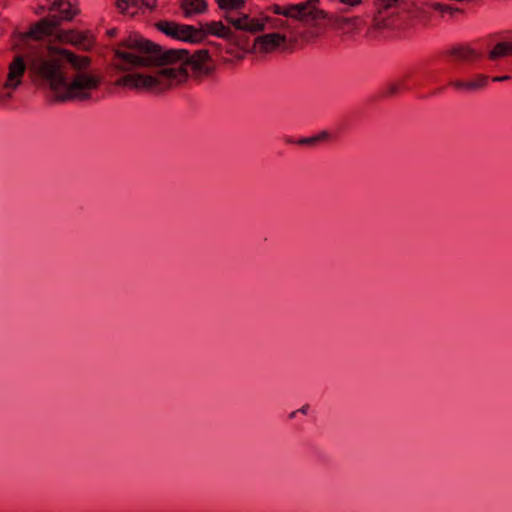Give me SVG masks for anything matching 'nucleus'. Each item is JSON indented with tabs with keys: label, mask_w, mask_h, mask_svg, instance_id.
<instances>
[{
	"label": "nucleus",
	"mask_w": 512,
	"mask_h": 512,
	"mask_svg": "<svg viewBox=\"0 0 512 512\" xmlns=\"http://www.w3.org/2000/svg\"><path fill=\"white\" fill-rule=\"evenodd\" d=\"M434 9H436V10H441V11H444V9H445V10H451V9H450V8H448V7H443L441 4H437V5H435V6H434Z\"/></svg>",
	"instance_id": "obj_22"
},
{
	"label": "nucleus",
	"mask_w": 512,
	"mask_h": 512,
	"mask_svg": "<svg viewBox=\"0 0 512 512\" xmlns=\"http://www.w3.org/2000/svg\"><path fill=\"white\" fill-rule=\"evenodd\" d=\"M403 0H380V5L384 9H388L394 5H399Z\"/></svg>",
	"instance_id": "obj_18"
},
{
	"label": "nucleus",
	"mask_w": 512,
	"mask_h": 512,
	"mask_svg": "<svg viewBox=\"0 0 512 512\" xmlns=\"http://www.w3.org/2000/svg\"><path fill=\"white\" fill-rule=\"evenodd\" d=\"M509 54H512V42H500L490 52L489 57L494 60Z\"/></svg>",
	"instance_id": "obj_15"
},
{
	"label": "nucleus",
	"mask_w": 512,
	"mask_h": 512,
	"mask_svg": "<svg viewBox=\"0 0 512 512\" xmlns=\"http://www.w3.org/2000/svg\"><path fill=\"white\" fill-rule=\"evenodd\" d=\"M240 8H228L226 9L225 19L228 23L233 25L238 30L257 32L264 29V24L254 18H250L248 15L240 13Z\"/></svg>",
	"instance_id": "obj_6"
},
{
	"label": "nucleus",
	"mask_w": 512,
	"mask_h": 512,
	"mask_svg": "<svg viewBox=\"0 0 512 512\" xmlns=\"http://www.w3.org/2000/svg\"><path fill=\"white\" fill-rule=\"evenodd\" d=\"M284 10H285V8H281L280 6H277V5L274 6V12L276 14H282L283 15V11Z\"/></svg>",
	"instance_id": "obj_21"
},
{
	"label": "nucleus",
	"mask_w": 512,
	"mask_h": 512,
	"mask_svg": "<svg viewBox=\"0 0 512 512\" xmlns=\"http://www.w3.org/2000/svg\"><path fill=\"white\" fill-rule=\"evenodd\" d=\"M395 91H396V87H394V86H393V87L391 88V92H392V93H394Z\"/></svg>",
	"instance_id": "obj_24"
},
{
	"label": "nucleus",
	"mask_w": 512,
	"mask_h": 512,
	"mask_svg": "<svg viewBox=\"0 0 512 512\" xmlns=\"http://www.w3.org/2000/svg\"><path fill=\"white\" fill-rule=\"evenodd\" d=\"M285 41L286 37L284 35L278 33L266 34L256 38L254 50L256 52L270 53L284 44Z\"/></svg>",
	"instance_id": "obj_9"
},
{
	"label": "nucleus",
	"mask_w": 512,
	"mask_h": 512,
	"mask_svg": "<svg viewBox=\"0 0 512 512\" xmlns=\"http://www.w3.org/2000/svg\"><path fill=\"white\" fill-rule=\"evenodd\" d=\"M507 79H509V76L495 77L493 80L494 81H503V80H507Z\"/></svg>",
	"instance_id": "obj_23"
},
{
	"label": "nucleus",
	"mask_w": 512,
	"mask_h": 512,
	"mask_svg": "<svg viewBox=\"0 0 512 512\" xmlns=\"http://www.w3.org/2000/svg\"><path fill=\"white\" fill-rule=\"evenodd\" d=\"M449 55L460 61H472L480 57L474 49L468 46H457L449 51Z\"/></svg>",
	"instance_id": "obj_10"
},
{
	"label": "nucleus",
	"mask_w": 512,
	"mask_h": 512,
	"mask_svg": "<svg viewBox=\"0 0 512 512\" xmlns=\"http://www.w3.org/2000/svg\"><path fill=\"white\" fill-rule=\"evenodd\" d=\"M487 76L479 75L470 81L454 80L449 83L450 86L456 89L474 90L483 87L487 82Z\"/></svg>",
	"instance_id": "obj_11"
},
{
	"label": "nucleus",
	"mask_w": 512,
	"mask_h": 512,
	"mask_svg": "<svg viewBox=\"0 0 512 512\" xmlns=\"http://www.w3.org/2000/svg\"><path fill=\"white\" fill-rule=\"evenodd\" d=\"M122 45L130 50L124 52L118 49L115 52L122 60L123 70L165 63L174 65L158 70L154 75L128 74L118 80L119 85L162 91L184 81L190 71L197 75L211 72L207 50H199L188 57L184 50L162 51L160 46L138 37H129Z\"/></svg>",
	"instance_id": "obj_1"
},
{
	"label": "nucleus",
	"mask_w": 512,
	"mask_h": 512,
	"mask_svg": "<svg viewBox=\"0 0 512 512\" xmlns=\"http://www.w3.org/2000/svg\"><path fill=\"white\" fill-rule=\"evenodd\" d=\"M319 0H308L285 7L283 15L305 23H314L327 17V13L318 8Z\"/></svg>",
	"instance_id": "obj_4"
},
{
	"label": "nucleus",
	"mask_w": 512,
	"mask_h": 512,
	"mask_svg": "<svg viewBox=\"0 0 512 512\" xmlns=\"http://www.w3.org/2000/svg\"><path fill=\"white\" fill-rule=\"evenodd\" d=\"M216 2L222 10H226L228 8H241L244 5L243 0H216Z\"/></svg>",
	"instance_id": "obj_16"
},
{
	"label": "nucleus",
	"mask_w": 512,
	"mask_h": 512,
	"mask_svg": "<svg viewBox=\"0 0 512 512\" xmlns=\"http://www.w3.org/2000/svg\"><path fill=\"white\" fill-rule=\"evenodd\" d=\"M199 29L204 30V37L207 33H210L228 39L231 38L230 29L224 26L222 22H212L210 24H205L202 25Z\"/></svg>",
	"instance_id": "obj_12"
},
{
	"label": "nucleus",
	"mask_w": 512,
	"mask_h": 512,
	"mask_svg": "<svg viewBox=\"0 0 512 512\" xmlns=\"http://www.w3.org/2000/svg\"><path fill=\"white\" fill-rule=\"evenodd\" d=\"M182 9L185 15L201 13L206 10L205 0H183Z\"/></svg>",
	"instance_id": "obj_13"
},
{
	"label": "nucleus",
	"mask_w": 512,
	"mask_h": 512,
	"mask_svg": "<svg viewBox=\"0 0 512 512\" xmlns=\"http://www.w3.org/2000/svg\"><path fill=\"white\" fill-rule=\"evenodd\" d=\"M157 28L165 34L179 40L199 42L204 38V30L174 22L161 21Z\"/></svg>",
	"instance_id": "obj_5"
},
{
	"label": "nucleus",
	"mask_w": 512,
	"mask_h": 512,
	"mask_svg": "<svg viewBox=\"0 0 512 512\" xmlns=\"http://www.w3.org/2000/svg\"><path fill=\"white\" fill-rule=\"evenodd\" d=\"M27 68L26 61L20 55L15 56L9 64L7 80L4 84L5 89H15L21 84V78Z\"/></svg>",
	"instance_id": "obj_8"
},
{
	"label": "nucleus",
	"mask_w": 512,
	"mask_h": 512,
	"mask_svg": "<svg viewBox=\"0 0 512 512\" xmlns=\"http://www.w3.org/2000/svg\"><path fill=\"white\" fill-rule=\"evenodd\" d=\"M339 1L344 4L350 5V6L358 5L361 2V0H339Z\"/></svg>",
	"instance_id": "obj_20"
},
{
	"label": "nucleus",
	"mask_w": 512,
	"mask_h": 512,
	"mask_svg": "<svg viewBox=\"0 0 512 512\" xmlns=\"http://www.w3.org/2000/svg\"><path fill=\"white\" fill-rule=\"evenodd\" d=\"M49 11L50 14L47 18L40 20L31 26L29 31L19 35L15 47H19V50L22 51L26 47L29 49L36 46L34 43L51 34L61 20H71L78 12L70 0H55Z\"/></svg>",
	"instance_id": "obj_3"
},
{
	"label": "nucleus",
	"mask_w": 512,
	"mask_h": 512,
	"mask_svg": "<svg viewBox=\"0 0 512 512\" xmlns=\"http://www.w3.org/2000/svg\"><path fill=\"white\" fill-rule=\"evenodd\" d=\"M327 137V134L326 133H321L319 136H316V137H311V138H306V139H302L300 140L299 143L301 144H314L320 140H323Z\"/></svg>",
	"instance_id": "obj_17"
},
{
	"label": "nucleus",
	"mask_w": 512,
	"mask_h": 512,
	"mask_svg": "<svg viewBox=\"0 0 512 512\" xmlns=\"http://www.w3.org/2000/svg\"><path fill=\"white\" fill-rule=\"evenodd\" d=\"M61 44H71L81 50L89 51L94 45V37L89 32L64 30L56 36Z\"/></svg>",
	"instance_id": "obj_7"
},
{
	"label": "nucleus",
	"mask_w": 512,
	"mask_h": 512,
	"mask_svg": "<svg viewBox=\"0 0 512 512\" xmlns=\"http://www.w3.org/2000/svg\"><path fill=\"white\" fill-rule=\"evenodd\" d=\"M29 69L46 80L58 100H84L90 91L98 87L100 79L96 75L78 72L67 80L62 71L64 60L76 70H84L90 65V58L77 56L72 52L51 45L36 44L27 54Z\"/></svg>",
	"instance_id": "obj_2"
},
{
	"label": "nucleus",
	"mask_w": 512,
	"mask_h": 512,
	"mask_svg": "<svg viewBox=\"0 0 512 512\" xmlns=\"http://www.w3.org/2000/svg\"><path fill=\"white\" fill-rule=\"evenodd\" d=\"M117 8L125 14L133 16L142 6L141 0H117Z\"/></svg>",
	"instance_id": "obj_14"
},
{
	"label": "nucleus",
	"mask_w": 512,
	"mask_h": 512,
	"mask_svg": "<svg viewBox=\"0 0 512 512\" xmlns=\"http://www.w3.org/2000/svg\"><path fill=\"white\" fill-rule=\"evenodd\" d=\"M142 6L152 9L156 5V0H141Z\"/></svg>",
	"instance_id": "obj_19"
}]
</instances>
